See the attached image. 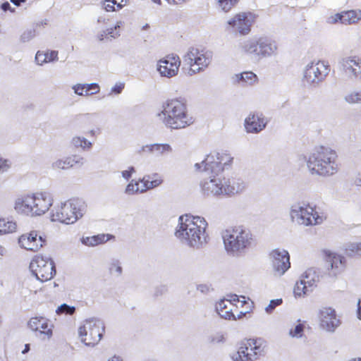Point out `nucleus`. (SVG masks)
<instances>
[{
    "instance_id": "19",
    "label": "nucleus",
    "mask_w": 361,
    "mask_h": 361,
    "mask_svg": "<svg viewBox=\"0 0 361 361\" xmlns=\"http://www.w3.org/2000/svg\"><path fill=\"white\" fill-rule=\"evenodd\" d=\"M180 66L179 56L172 54L159 61L157 70L162 76L171 78L178 74Z\"/></svg>"
},
{
    "instance_id": "37",
    "label": "nucleus",
    "mask_w": 361,
    "mask_h": 361,
    "mask_svg": "<svg viewBox=\"0 0 361 361\" xmlns=\"http://www.w3.org/2000/svg\"><path fill=\"white\" fill-rule=\"evenodd\" d=\"M302 280L305 282L308 290H310V291L312 292L317 287L318 276L314 272L308 271L305 272Z\"/></svg>"
},
{
    "instance_id": "28",
    "label": "nucleus",
    "mask_w": 361,
    "mask_h": 361,
    "mask_svg": "<svg viewBox=\"0 0 361 361\" xmlns=\"http://www.w3.org/2000/svg\"><path fill=\"white\" fill-rule=\"evenodd\" d=\"M360 20L361 10H350L336 14L334 22H341L343 24L350 25L357 23Z\"/></svg>"
},
{
    "instance_id": "24",
    "label": "nucleus",
    "mask_w": 361,
    "mask_h": 361,
    "mask_svg": "<svg viewBox=\"0 0 361 361\" xmlns=\"http://www.w3.org/2000/svg\"><path fill=\"white\" fill-rule=\"evenodd\" d=\"M267 121L262 114H252L245 120V128L247 133H257L266 126Z\"/></svg>"
},
{
    "instance_id": "16",
    "label": "nucleus",
    "mask_w": 361,
    "mask_h": 361,
    "mask_svg": "<svg viewBox=\"0 0 361 361\" xmlns=\"http://www.w3.org/2000/svg\"><path fill=\"white\" fill-rule=\"evenodd\" d=\"M329 71L330 67L327 62L318 61L307 67L304 78L308 83H318L326 77Z\"/></svg>"
},
{
    "instance_id": "27",
    "label": "nucleus",
    "mask_w": 361,
    "mask_h": 361,
    "mask_svg": "<svg viewBox=\"0 0 361 361\" xmlns=\"http://www.w3.org/2000/svg\"><path fill=\"white\" fill-rule=\"evenodd\" d=\"M343 66L345 71L350 73L356 78H361V56L345 58L343 61Z\"/></svg>"
},
{
    "instance_id": "57",
    "label": "nucleus",
    "mask_w": 361,
    "mask_h": 361,
    "mask_svg": "<svg viewBox=\"0 0 361 361\" xmlns=\"http://www.w3.org/2000/svg\"><path fill=\"white\" fill-rule=\"evenodd\" d=\"M152 1L155 4H157L159 5L161 4V0H152Z\"/></svg>"
},
{
    "instance_id": "13",
    "label": "nucleus",
    "mask_w": 361,
    "mask_h": 361,
    "mask_svg": "<svg viewBox=\"0 0 361 361\" xmlns=\"http://www.w3.org/2000/svg\"><path fill=\"white\" fill-rule=\"evenodd\" d=\"M47 242V236L35 230L22 234L18 238L21 248L33 252L39 251L46 245Z\"/></svg>"
},
{
    "instance_id": "21",
    "label": "nucleus",
    "mask_w": 361,
    "mask_h": 361,
    "mask_svg": "<svg viewBox=\"0 0 361 361\" xmlns=\"http://www.w3.org/2000/svg\"><path fill=\"white\" fill-rule=\"evenodd\" d=\"M231 298L233 301V311L236 319L243 318L252 311L254 304L250 298L245 296H238L235 294L231 295Z\"/></svg>"
},
{
    "instance_id": "11",
    "label": "nucleus",
    "mask_w": 361,
    "mask_h": 361,
    "mask_svg": "<svg viewBox=\"0 0 361 361\" xmlns=\"http://www.w3.org/2000/svg\"><path fill=\"white\" fill-rule=\"evenodd\" d=\"M184 61L188 66L189 74L194 75L206 69L211 59L204 50L192 47L185 54Z\"/></svg>"
},
{
    "instance_id": "14",
    "label": "nucleus",
    "mask_w": 361,
    "mask_h": 361,
    "mask_svg": "<svg viewBox=\"0 0 361 361\" xmlns=\"http://www.w3.org/2000/svg\"><path fill=\"white\" fill-rule=\"evenodd\" d=\"M255 19L256 16L252 12H240L234 15L227 23L240 35H245L250 32Z\"/></svg>"
},
{
    "instance_id": "15",
    "label": "nucleus",
    "mask_w": 361,
    "mask_h": 361,
    "mask_svg": "<svg viewBox=\"0 0 361 361\" xmlns=\"http://www.w3.org/2000/svg\"><path fill=\"white\" fill-rule=\"evenodd\" d=\"M163 182L161 177L154 173L145 176L142 179L135 182H130L126 187V191L129 194L144 192L161 185Z\"/></svg>"
},
{
    "instance_id": "36",
    "label": "nucleus",
    "mask_w": 361,
    "mask_h": 361,
    "mask_svg": "<svg viewBox=\"0 0 361 361\" xmlns=\"http://www.w3.org/2000/svg\"><path fill=\"white\" fill-rule=\"evenodd\" d=\"M310 293H311V291L308 290L307 286L305 281L301 279L296 282L293 288V293L295 298L305 297Z\"/></svg>"
},
{
    "instance_id": "59",
    "label": "nucleus",
    "mask_w": 361,
    "mask_h": 361,
    "mask_svg": "<svg viewBox=\"0 0 361 361\" xmlns=\"http://www.w3.org/2000/svg\"><path fill=\"white\" fill-rule=\"evenodd\" d=\"M349 361H361V358H358V359H353V360H349Z\"/></svg>"
},
{
    "instance_id": "50",
    "label": "nucleus",
    "mask_w": 361,
    "mask_h": 361,
    "mask_svg": "<svg viewBox=\"0 0 361 361\" xmlns=\"http://www.w3.org/2000/svg\"><path fill=\"white\" fill-rule=\"evenodd\" d=\"M134 171L133 168L130 169L129 170H126L122 172L123 176L126 179H129L132 175L133 171Z\"/></svg>"
},
{
    "instance_id": "25",
    "label": "nucleus",
    "mask_w": 361,
    "mask_h": 361,
    "mask_svg": "<svg viewBox=\"0 0 361 361\" xmlns=\"http://www.w3.org/2000/svg\"><path fill=\"white\" fill-rule=\"evenodd\" d=\"M171 150L169 144H153L143 146L140 153L147 156L161 157L169 154Z\"/></svg>"
},
{
    "instance_id": "35",
    "label": "nucleus",
    "mask_w": 361,
    "mask_h": 361,
    "mask_svg": "<svg viewBox=\"0 0 361 361\" xmlns=\"http://www.w3.org/2000/svg\"><path fill=\"white\" fill-rule=\"evenodd\" d=\"M238 81H242L245 85H252L257 82L258 78L256 74L252 71H245L236 75Z\"/></svg>"
},
{
    "instance_id": "53",
    "label": "nucleus",
    "mask_w": 361,
    "mask_h": 361,
    "mask_svg": "<svg viewBox=\"0 0 361 361\" xmlns=\"http://www.w3.org/2000/svg\"><path fill=\"white\" fill-rule=\"evenodd\" d=\"M169 3H172L174 4H180L181 3L185 2L186 0H168Z\"/></svg>"
},
{
    "instance_id": "3",
    "label": "nucleus",
    "mask_w": 361,
    "mask_h": 361,
    "mask_svg": "<svg viewBox=\"0 0 361 361\" xmlns=\"http://www.w3.org/2000/svg\"><path fill=\"white\" fill-rule=\"evenodd\" d=\"M207 226V223L204 218L185 214L179 218V228L176 235L186 240L191 246H195L200 243Z\"/></svg>"
},
{
    "instance_id": "32",
    "label": "nucleus",
    "mask_w": 361,
    "mask_h": 361,
    "mask_svg": "<svg viewBox=\"0 0 361 361\" xmlns=\"http://www.w3.org/2000/svg\"><path fill=\"white\" fill-rule=\"evenodd\" d=\"M35 60L39 65L50 63L58 60L57 51H38L35 55Z\"/></svg>"
},
{
    "instance_id": "54",
    "label": "nucleus",
    "mask_w": 361,
    "mask_h": 361,
    "mask_svg": "<svg viewBox=\"0 0 361 361\" xmlns=\"http://www.w3.org/2000/svg\"><path fill=\"white\" fill-rule=\"evenodd\" d=\"M108 361H123V360L119 357L114 356L111 359H109Z\"/></svg>"
},
{
    "instance_id": "46",
    "label": "nucleus",
    "mask_w": 361,
    "mask_h": 361,
    "mask_svg": "<svg viewBox=\"0 0 361 361\" xmlns=\"http://www.w3.org/2000/svg\"><path fill=\"white\" fill-rule=\"evenodd\" d=\"M109 271L111 274L121 275L122 273V268L120 266L118 262H113L109 267Z\"/></svg>"
},
{
    "instance_id": "48",
    "label": "nucleus",
    "mask_w": 361,
    "mask_h": 361,
    "mask_svg": "<svg viewBox=\"0 0 361 361\" xmlns=\"http://www.w3.org/2000/svg\"><path fill=\"white\" fill-rule=\"evenodd\" d=\"M10 166L8 160L0 157V171L7 170Z\"/></svg>"
},
{
    "instance_id": "30",
    "label": "nucleus",
    "mask_w": 361,
    "mask_h": 361,
    "mask_svg": "<svg viewBox=\"0 0 361 361\" xmlns=\"http://www.w3.org/2000/svg\"><path fill=\"white\" fill-rule=\"evenodd\" d=\"M324 255L326 261L331 265V269H336L334 273L336 274L340 270L344 267L343 257L336 253H333L329 250H324Z\"/></svg>"
},
{
    "instance_id": "1",
    "label": "nucleus",
    "mask_w": 361,
    "mask_h": 361,
    "mask_svg": "<svg viewBox=\"0 0 361 361\" xmlns=\"http://www.w3.org/2000/svg\"><path fill=\"white\" fill-rule=\"evenodd\" d=\"M159 116L162 123L171 129L185 128L193 123L185 100L180 98L167 99Z\"/></svg>"
},
{
    "instance_id": "31",
    "label": "nucleus",
    "mask_w": 361,
    "mask_h": 361,
    "mask_svg": "<svg viewBox=\"0 0 361 361\" xmlns=\"http://www.w3.org/2000/svg\"><path fill=\"white\" fill-rule=\"evenodd\" d=\"M112 239H114V236L113 235L100 233L92 236L82 238V243L87 246H97L104 244Z\"/></svg>"
},
{
    "instance_id": "38",
    "label": "nucleus",
    "mask_w": 361,
    "mask_h": 361,
    "mask_svg": "<svg viewBox=\"0 0 361 361\" xmlns=\"http://www.w3.org/2000/svg\"><path fill=\"white\" fill-rule=\"evenodd\" d=\"M347 255L350 257H361V243H355L350 244L346 248Z\"/></svg>"
},
{
    "instance_id": "40",
    "label": "nucleus",
    "mask_w": 361,
    "mask_h": 361,
    "mask_svg": "<svg viewBox=\"0 0 361 361\" xmlns=\"http://www.w3.org/2000/svg\"><path fill=\"white\" fill-rule=\"evenodd\" d=\"M305 326V323L298 321V324L289 331V334L293 338H301L303 335Z\"/></svg>"
},
{
    "instance_id": "44",
    "label": "nucleus",
    "mask_w": 361,
    "mask_h": 361,
    "mask_svg": "<svg viewBox=\"0 0 361 361\" xmlns=\"http://www.w3.org/2000/svg\"><path fill=\"white\" fill-rule=\"evenodd\" d=\"M85 96H90L99 92V86L97 83L86 84Z\"/></svg>"
},
{
    "instance_id": "4",
    "label": "nucleus",
    "mask_w": 361,
    "mask_h": 361,
    "mask_svg": "<svg viewBox=\"0 0 361 361\" xmlns=\"http://www.w3.org/2000/svg\"><path fill=\"white\" fill-rule=\"evenodd\" d=\"M209 180L201 183L202 192L207 195H232L241 192L245 188V183L240 179L226 180L221 175H209Z\"/></svg>"
},
{
    "instance_id": "45",
    "label": "nucleus",
    "mask_w": 361,
    "mask_h": 361,
    "mask_svg": "<svg viewBox=\"0 0 361 361\" xmlns=\"http://www.w3.org/2000/svg\"><path fill=\"white\" fill-rule=\"evenodd\" d=\"M283 302V300L281 298H278L275 300H271L269 302V304L265 307V311L267 313H271L274 310L281 305Z\"/></svg>"
},
{
    "instance_id": "6",
    "label": "nucleus",
    "mask_w": 361,
    "mask_h": 361,
    "mask_svg": "<svg viewBox=\"0 0 361 361\" xmlns=\"http://www.w3.org/2000/svg\"><path fill=\"white\" fill-rule=\"evenodd\" d=\"M53 204V199L48 192H37L26 195L16 203V209L27 215H41L47 212Z\"/></svg>"
},
{
    "instance_id": "22",
    "label": "nucleus",
    "mask_w": 361,
    "mask_h": 361,
    "mask_svg": "<svg viewBox=\"0 0 361 361\" xmlns=\"http://www.w3.org/2000/svg\"><path fill=\"white\" fill-rule=\"evenodd\" d=\"M298 214L301 224L305 226L316 225L322 221V217L319 216L315 208L310 204H305L299 208Z\"/></svg>"
},
{
    "instance_id": "8",
    "label": "nucleus",
    "mask_w": 361,
    "mask_h": 361,
    "mask_svg": "<svg viewBox=\"0 0 361 361\" xmlns=\"http://www.w3.org/2000/svg\"><path fill=\"white\" fill-rule=\"evenodd\" d=\"M83 208L80 202L68 200L57 205L51 212V219L65 224L75 223L82 216Z\"/></svg>"
},
{
    "instance_id": "41",
    "label": "nucleus",
    "mask_w": 361,
    "mask_h": 361,
    "mask_svg": "<svg viewBox=\"0 0 361 361\" xmlns=\"http://www.w3.org/2000/svg\"><path fill=\"white\" fill-rule=\"evenodd\" d=\"M219 6L225 12L230 11L240 0H216Z\"/></svg>"
},
{
    "instance_id": "23",
    "label": "nucleus",
    "mask_w": 361,
    "mask_h": 361,
    "mask_svg": "<svg viewBox=\"0 0 361 361\" xmlns=\"http://www.w3.org/2000/svg\"><path fill=\"white\" fill-rule=\"evenodd\" d=\"M319 319L322 326L328 331H333L340 324L335 310L331 307H324L321 310Z\"/></svg>"
},
{
    "instance_id": "42",
    "label": "nucleus",
    "mask_w": 361,
    "mask_h": 361,
    "mask_svg": "<svg viewBox=\"0 0 361 361\" xmlns=\"http://www.w3.org/2000/svg\"><path fill=\"white\" fill-rule=\"evenodd\" d=\"M75 312L73 306H69L66 304L60 305L56 310L57 314L73 315Z\"/></svg>"
},
{
    "instance_id": "12",
    "label": "nucleus",
    "mask_w": 361,
    "mask_h": 361,
    "mask_svg": "<svg viewBox=\"0 0 361 361\" xmlns=\"http://www.w3.org/2000/svg\"><path fill=\"white\" fill-rule=\"evenodd\" d=\"M104 327L99 321H87L80 327L79 334L81 341L88 346H94L102 338Z\"/></svg>"
},
{
    "instance_id": "17",
    "label": "nucleus",
    "mask_w": 361,
    "mask_h": 361,
    "mask_svg": "<svg viewBox=\"0 0 361 361\" xmlns=\"http://www.w3.org/2000/svg\"><path fill=\"white\" fill-rule=\"evenodd\" d=\"M27 326L32 331L39 333L43 340H49L53 336L54 325L46 317H32L28 321Z\"/></svg>"
},
{
    "instance_id": "33",
    "label": "nucleus",
    "mask_w": 361,
    "mask_h": 361,
    "mask_svg": "<svg viewBox=\"0 0 361 361\" xmlns=\"http://www.w3.org/2000/svg\"><path fill=\"white\" fill-rule=\"evenodd\" d=\"M17 225L16 222L4 218H0V235H5L16 232Z\"/></svg>"
},
{
    "instance_id": "49",
    "label": "nucleus",
    "mask_w": 361,
    "mask_h": 361,
    "mask_svg": "<svg viewBox=\"0 0 361 361\" xmlns=\"http://www.w3.org/2000/svg\"><path fill=\"white\" fill-rule=\"evenodd\" d=\"M124 88L123 84H117L112 88V92L115 94H119L121 92L123 89Z\"/></svg>"
},
{
    "instance_id": "26",
    "label": "nucleus",
    "mask_w": 361,
    "mask_h": 361,
    "mask_svg": "<svg viewBox=\"0 0 361 361\" xmlns=\"http://www.w3.org/2000/svg\"><path fill=\"white\" fill-rule=\"evenodd\" d=\"M216 309L221 317L226 319H236L231 295H228V298L219 301L216 305Z\"/></svg>"
},
{
    "instance_id": "39",
    "label": "nucleus",
    "mask_w": 361,
    "mask_h": 361,
    "mask_svg": "<svg viewBox=\"0 0 361 361\" xmlns=\"http://www.w3.org/2000/svg\"><path fill=\"white\" fill-rule=\"evenodd\" d=\"M71 143L75 147H81L83 149H89L92 147V143L81 137H74Z\"/></svg>"
},
{
    "instance_id": "34",
    "label": "nucleus",
    "mask_w": 361,
    "mask_h": 361,
    "mask_svg": "<svg viewBox=\"0 0 361 361\" xmlns=\"http://www.w3.org/2000/svg\"><path fill=\"white\" fill-rule=\"evenodd\" d=\"M128 0H105L104 8L107 12L119 11L127 4Z\"/></svg>"
},
{
    "instance_id": "20",
    "label": "nucleus",
    "mask_w": 361,
    "mask_h": 361,
    "mask_svg": "<svg viewBox=\"0 0 361 361\" xmlns=\"http://www.w3.org/2000/svg\"><path fill=\"white\" fill-rule=\"evenodd\" d=\"M271 264L276 272L283 274L290 267V256L284 250L276 249L270 253Z\"/></svg>"
},
{
    "instance_id": "29",
    "label": "nucleus",
    "mask_w": 361,
    "mask_h": 361,
    "mask_svg": "<svg viewBox=\"0 0 361 361\" xmlns=\"http://www.w3.org/2000/svg\"><path fill=\"white\" fill-rule=\"evenodd\" d=\"M83 162L84 159L82 157L73 155L56 161L54 166L59 169H68L75 166H80Z\"/></svg>"
},
{
    "instance_id": "47",
    "label": "nucleus",
    "mask_w": 361,
    "mask_h": 361,
    "mask_svg": "<svg viewBox=\"0 0 361 361\" xmlns=\"http://www.w3.org/2000/svg\"><path fill=\"white\" fill-rule=\"evenodd\" d=\"M86 84L81 85V84H77L73 86V90L75 94L80 95V96H85V92H86Z\"/></svg>"
},
{
    "instance_id": "5",
    "label": "nucleus",
    "mask_w": 361,
    "mask_h": 361,
    "mask_svg": "<svg viewBox=\"0 0 361 361\" xmlns=\"http://www.w3.org/2000/svg\"><path fill=\"white\" fill-rule=\"evenodd\" d=\"M223 239L226 250L231 252H242L252 246L255 241L251 232L242 226L226 229Z\"/></svg>"
},
{
    "instance_id": "43",
    "label": "nucleus",
    "mask_w": 361,
    "mask_h": 361,
    "mask_svg": "<svg viewBox=\"0 0 361 361\" xmlns=\"http://www.w3.org/2000/svg\"><path fill=\"white\" fill-rule=\"evenodd\" d=\"M345 100L350 104L361 102V91L350 92L345 97Z\"/></svg>"
},
{
    "instance_id": "58",
    "label": "nucleus",
    "mask_w": 361,
    "mask_h": 361,
    "mask_svg": "<svg viewBox=\"0 0 361 361\" xmlns=\"http://www.w3.org/2000/svg\"><path fill=\"white\" fill-rule=\"evenodd\" d=\"M4 252V247L0 245V255H2Z\"/></svg>"
},
{
    "instance_id": "18",
    "label": "nucleus",
    "mask_w": 361,
    "mask_h": 361,
    "mask_svg": "<svg viewBox=\"0 0 361 361\" xmlns=\"http://www.w3.org/2000/svg\"><path fill=\"white\" fill-rule=\"evenodd\" d=\"M245 49L249 54L267 56L273 54L276 51L277 47L274 42L267 38H260L248 43Z\"/></svg>"
},
{
    "instance_id": "51",
    "label": "nucleus",
    "mask_w": 361,
    "mask_h": 361,
    "mask_svg": "<svg viewBox=\"0 0 361 361\" xmlns=\"http://www.w3.org/2000/svg\"><path fill=\"white\" fill-rule=\"evenodd\" d=\"M11 6L8 2H4L1 4V8L3 11H6L10 8Z\"/></svg>"
},
{
    "instance_id": "55",
    "label": "nucleus",
    "mask_w": 361,
    "mask_h": 361,
    "mask_svg": "<svg viewBox=\"0 0 361 361\" xmlns=\"http://www.w3.org/2000/svg\"><path fill=\"white\" fill-rule=\"evenodd\" d=\"M100 130L98 128L96 131L92 130L90 131V134L92 135V136H94L96 134H98L99 133Z\"/></svg>"
},
{
    "instance_id": "10",
    "label": "nucleus",
    "mask_w": 361,
    "mask_h": 361,
    "mask_svg": "<svg viewBox=\"0 0 361 361\" xmlns=\"http://www.w3.org/2000/svg\"><path fill=\"white\" fill-rule=\"evenodd\" d=\"M30 269L36 278L41 281H47L56 274L54 261L42 255H36L30 264Z\"/></svg>"
},
{
    "instance_id": "7",
    "label": "nucleus",
    "mask_w": 361,
    "mask_h": 361,
    "mask_svg": "<svg viewBox=\"0 0 361 361\" xmlns=\"http://www.w3.org/2000/svg\"><path fill=\"white\" fill-rule=\"evenodd\" d=\"M233 157L226 152H212L201 162L197 163L195 167L198 172H207L209 175L220 176L224 167L230 165Z\"/></svg>"
},
{
    "instance_id": "56",
    "label": "nucleus",
    "mask_w": 361,
    "mask_h": 361,
    "mask_svg": "<svg viewBox=\"0 0 361 361\" xmlns=\"http://www.w3.org/2000/svg\"><path fill=\"white\" fill-rule=\"evenodd\" d=\"M30 350V345L29 344H26L25 346V349L22 351L23 353H25L27 352H28Z\"/></svg>"
},
{
    "instance_id": "2",
    "label": "nucleus",
    "mask_w": 361,
    "mask_h": 361,
    "mask_svg": "<svg viewBox=\"0 0 361 361\" xmlns=\"http://www.w3.org/2000/svg\"><path fill=\"white\" fill-rule=\"evenodd\" d=\"M338 155L329 147L319 146L309 155L307 167L312 175L329 176L337 173Z\"/></svg>"
},
{
    "instance_id": "52",
    "label": "nucleus",
    "mask_w": 361,
    "mask_h": 361,
    "mask_svg": "<svg viewBox=\"0 0 361 361\" xmlns=\"http://www.w3.org/2000/svg\"><path fill=\"white\" fill-rule=\"evenodd\" d=\"M16 6H20L21 3L25 2L26 0H10Z\"/></svg>"
},
{
    "instance_id": "9",
    "label": "nucleus",
    "mask_w": 361,
    "mask_h": 361,
    "mask_svg": "<svg viewBox=\"0 0 361 361\" xmlns=\"http://www.w3.org/2000/svg\"><path fill=\"white\" fill-rule=\"evenodd\" d=\"M264 350L265 342L262 338H245L232 358L234 361H255L264 355Z\"/></svg>"
}]
</instances>
